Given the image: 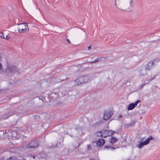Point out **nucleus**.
Here are the masks:
<instances>
[{"instance_id": "e433bc0d", "label": "nucleus", "mask_w": 160, "mask_h": 160, "mask_svg": "<svg viewBox=\"0 0 160 160\" xmlns=\"http://www.w3.org/2000/svg\"><path fill=\"white\" fill-rule=\"evenodd\" d=\"M22 160H25V159L24 158H23L22 159Z\"/></svg>"}, {"instance_id": "9b49d317", "label": "nucleus", "mask_w": 160, "mask_h": 160, "mask_svg": "<svg viewBox=\"0 0 160 160\" xmlns=\"http://www.w3.org/2000/svg\"><path fill=\"white\" fill-rule=\"evenodd\" d=\"M102 131V138H106L108 136H109V134H108V130H103Z\"/></svg>"}, {"instance_id": "72a5a7b5", "label": "nucleus", "mask_w": 160, "mask_h": 160, "mask_svg": "<svg viewBox=\"0 0 160 160\" xmlns=\"http://www.w3.org/2000/svg\"><path fill=\"white\" fill-rule=\"evenodd\" d=\"M75 131H76L77 132V129L76 128L75 129Z\"/></svg>"}, {"instance_id": "dca6fc26", "label": "nucleus", "mask_w": 160, "mask_h": 160, "mask_svg": "<svg viewBox=\"0 0 160 160\" xmlns=\"http://www.w3.org/2000/svg\"><path fill=\"white\" fill-rule=\"evenodd\" d=\"M116 148H114L113 147H110L107 146H104V149H106L107 150L115 149Z\"/></svg>"}, {"instance_id": "473e14b6", "label": "nucleus", "mask_w": 160, "mask_h": 160, "mask_svg": "<svg viewBox=\"0 0 160 160\" xmlns=\"http://www.w3.org/2000/svg\"><path fill=\"white\" fill-rule=\"evenodd\" d=\"M90 160H95L94 159H93L92 158H91L90 159Z\"/></svg>"}, {"instance_id": "393cba45", "label": "nucleus", "mask_w": 160, "mask_h": 160, "mask_svg": "<svg viewBox=\"0 0 160 160\" xmlns=\"http://www.w3.org/2000/svg\"><path fill=\"white\" fill-rule=\"evenodd\" d=\"M88 50H90L91 49V46H89L88 47Z\"/></svg>"}, {"instance_id": "5701e85b", "label": "nucleus", "mask_w": 160, "mask_h": 160, "mask_svg": "<svg viewBox=\"0 0 160 160\" xmlns=\"http://www.w3.org/2000/svg\"><path fill=\"white\" fill-rule=\"evenodd\" d=\"M155 78V77H154L153 78H152L151 79H149L148 80V82H147V83H148V84L149 83V82L150 81H151L152 80L154 79V78Z\"/></svg>"}, {"instance_id": "cd10ccee", "label": "nucleus", "mask_w": 160, "mask_h": 160, "mask_svg": "<svg viewBox=\"0 0 160 160\" xmlns=\"http://www.w3.org/2000/svg\"><path fill=\"white\" fill-rule=\"evenodd\" d=\"M67 41L69 43H70V42L69 40L68 39H67Z\"/></svg>"}, {"instance_id": "1a4fd4ad", "label": "nucleus", "mask_w": 160, "mask_h": 160, "mask_svg": "<svg viewBox=\"0 0 160 160\" xmlns=\"http://www.w3.org/2000/svg\"><path fill=\"white\" fill-rule=\"evenodd\" d=\"M80 78V81L81 82L82 84L84 83L87 82L89 80V78L88 76H84L81 77Z\"/></svg>"}, {"instance_id": "4468645a", "label": "nucleus", "mask_w": 160, "mask_h": 160, "mask_svg": "<svg viewBox=\"0 0 160 160\" xmlns=\"http://www.w3.org/2000/svg\"><path fill=\"white\" fill-rule=\"evenodd\" d=\"M79 80L80 78H79L74 81V84L75 85H79L81 84H82V82H80Z\"/></svg>"}, {"instance_id": "f704fd0d", "label": "nucleus", "mask_w": 160, "mask_h": 160, "mask_svg": "<svg viewBox=\"0 0 160 160\" xmlns=\"http://www.w3.org/2000/svg\"><path fill=\"white\" fill-rule=\"evenodd\" d=\"M108 133L109 134H110V132H109V130H108Z\"/></svg>"}, {"instance_id": "ddd939ff", "label": "nucleus", "mask_w": 160, "mask_h": 160, "mask_svg": "<svg viewBox=\"0 0 160 160\" xmlns=\"http://www.w3.org/2000/svg\"><path fill=\"white\" fill-rule=\"evenodd\" d=\"M118 141V138L116 137H112L110 139L111 143L113 144Z\"/></svg>"}, {"instance_id": "412c9836", "label": "nucleus", "mask_w": 160, "mask_h": 160, "mask_svg": "<svg viewBox=\"0 0 160 160\" xmlns=\"http://www.w3.org/2000/svg\"><path fill=\"white\" fill-rule=\"evenodd\" d=\"M148 84V83H144L142 84H140L139 86L140 89L142 88L146 84Z\"/></svg>"}, {"instance_id": "20e7f679", "label": "nucleus", "mask_w": 160, "mask_h": 160, "mask_svg": "<svg viewBox=\"0 0 160 160\" xmlns=\"http://www.w3.org/2000/svg\"><path fill=\"white\" fill-rule=\"evenodd\" d=\"M39 145L38 143L37 140L32 141L28 143L26 148H34Z\"/></svg>"}, {"instance_id": "6ab92c4d", "label": "nucleus", "mask_w": 160, "mask_h": 160, "mask_svg": "<svg viewBox=\"0 0 160 160\" xmlns=\"http://www.w3.org/2000/svg\"><path fill=\"white\" fill-rule=\"evenodd\" d=\"M91 145L88 144L87 145V150L88 151H90L91 150Z\"/></svg>"}, {"instance_id": "c756f323", "label": "nucleus", "mask_w": 160, "mask_h": 160, "mask_svg": "<svg viewBox=\"0 0 160 160\" xmlns=\"http://www.w3.org/2000/svg\"><path fill=\"white\" fill-rule=\"evenodd\" d=\"M3 72V70H0V73H2Z\"/></svg>"}, {"instance_id": "4be33fe9", "label": "nucleus", "mask_w": 160, "mask_h": 160, "mask_svg": "<svg viewBox=\"0 0 160 160\" xmlns=\"http://www.w3.org/2000/svg\"><path fill=\"white\" fill-rule=\"evenodd\" d=\"M0 37L2 38H5L4 34L2 33H0Z\"/></svg>"}, {"instance_id": "7ed1b4c3", "label": "nucleus", "mask_w": 160, "mask_h": 160, "mask_svg": "<svg viewBox=\"0 0 160 160\" xmlns=\"http://www.w3.org/2000/svg\"><path fill=\"white\" fill-rule=\"evenodd\" d=\"M153 138L151 136H149L148 138L144 142H141L138 146V148H142L144 146L148 144L150 140L152 139Z\"/></svg>"}, {"instance_id": "39448f33", "label": "nucleus", "mask_w": 160, "mask_h": 160, "mask_svg": "<svg viewBox=\"0 0 160 160\" xmlns=\"http://www.w3.org/2000/svg\"><path fill=\"white\" fill-rule=\"evenodd\" d=\"M6 70L8 71L11 73H13L17 72L18 69L15 66H8Z\"/></svg>"}, {"instance_id": "7c9ffc66", "label": "nucleus", "mask_w": 160, "mask_h": 160, "mask_svg": "<svg viewBox=\"0 0 160 160\" xmlns=\"http://www.w3.org/2000/svg\"><path fill=\"white\" fill-rule=\"evenodd\" d=\"M31 158H35V156H31Z\"/></svg>"}, {"instance_id": "bb28decb", "label": "nucleus", "mask_w": 160, "mask_h": 160, "mask_svg": "<svg viewBox=\"0 0 160 160\" xmlns=\"http://www.w3.org/2000/svg\"><path fill=\"white\" fill-rule=\"evenodd\" d=\"M122 117V115H119V118H121Z\"/></svg>"}, {"instance_id": "f257e3e1", "label": "nucleus", "mask_w": 160, "mask_h": 160, "mask_svg": "<svg viewBox=\"0 0 160 160\" xmlns=\"http://www.w3.org/2000/svg\"><path fill=\"white\" fill-rule=\"evenodd\" d=\"M18 25H20V27L18 28V31L19 33L27 32L29 31L28 24L27 23H23L19 24Z\"/></svg>"}, {"instance_id": "aec40b11", "label": "nucleus", "mask_w": 160, "mask_h": 160, "mask_svg": "<svg viewBox=\"0 0 160 160\" xmlns=\"http://www.w3.org/2000/svg\"><path fill=\"white\" fill-rule=\"evenodd\" d=\"M109 132H110V133L109 134V136H111L115 133V132L114 131H112L111 130H109Z\"/></svg>"}, {"instance_id": "f3484780", "label": "nucleus", "mask_w": 160, "mask_h": 160, "mask_svg": "<svg viewBox=\"0 0 160 160\" xmlns=\"http://www.w3.org/2000/svg\"><path fill=\"white\" fill-rule=\"evenodd\" d=\"M102 131H99L96 133V135L98 137H102Z\"/></svg>"}, {"instance_id": "a211bd4d", "label": "nucleus", "mask_w": 160, "mask_h": 160, "mask_svg": "<svg viewBox=\"0 0 160 160\" xmlns=\"http://www.w3.org/2000/svg\"><path fill=\"white\" fill-rule=\"evenodd\" d=\"M6 160H20L14 157H11L7 159Z\"/></svg>"}, {"instance_id": "c85d7f7f", "label": "nucleus", "mask_w": 160, "mask_h": 160, "mask_svg": "<svg viewBox=\"0 0 160 160\" xmlns=\"http://www.w3.org/2000/svg\"><path fill=\"white\" fill-rule=\"evenodd\" d=\"M12 133H13V134H12V135L14 134H16V132H14V131Z\"/></svg>"}, {"instance_id": "9d476101", "label": "nucleus", "mask_w": 160, "mask_h": 160, "mask_svg": "<svg viewBox=\"0 0 160 160\" xmlns=\"http://www.w3.org/2000/svg\"><path fill=\"white\" fill-rule=\"evenodd\" d=\"M105 143V141L103 139H99L97 142V145L98 147L102 146Z\"/></svg>"}, {"instance_id": "a878e982", "label": "nucleus", "mask_w": 160, "mask_h": 160, "mask_svg": "<svg viewBox=\"0 0 160 160\" xmlns=\"http://www.w3.org/2000/svg\"><path fill=\"white\" fill-rule=\"evenodd\" d=\"M2 64L0 63V69L2 68Z\"/></svg>"}, {"instance_id": "0eeeda50", "label": "nucleus", "mask_w": 160, "mask_h": 160, "mask_svg": "<svg viewBox=\"0 0 160 160\" xmlns=\"http://www.w3.org/2000/svg\"><path fill=\"white\" fill-rule=\"evenodd\" d=\"M154 67V62L151 61L145 66V68L146 71H149Z\"/></svg>"}, {"instance_id": "2f4dec72", "label": "nucleus", "mask_w": 160, "mask_h": 160, "mask_svg": "<svg viewBox=\"0 0 160 160\" xmlns=\"http://www.w3.org/2000/svg\"><path fill=\"white\" fill-rule=\"evenodd\" d=\"M115 5L116 6V7H117V8H118V7H117V6H116V1H115Z\"/></svg>"}, {"instance_id": "2eb2a0df", "label": "nucleus", "mask_w": 160, "mask_h": 160, "mask_svg": "<svg viewBox=\"0 0 160 160\" xmlns=\"http://www.w3.org/2000/svg\"><path fill=\"white\" fill-rule=\"evenodd\" d=\"M102 58L104 59L105 58H102V57H100L99 58H98L94 61H92V62H90V63H93L98 62L99 61L101 60H102Z\"/></svg>"}, {"instance_id": "423d86ee", "label": "nucleus", "mask_w": 160, "mask_h": 160, "mask_svg": "<svg viewBox=\"0 0 160 160\" xmlns=\"http://www.w3.org/2000/svg\"><path fill=\"white\" fill-rule=\"evenodd\" d=\"M112 114V111H105L103 115V119L105 120H108Z\"/></svg>"}, {"instance_id": "f03ea898", "label": "nucleus", "mask_w": 160, "mask_h": 160, "mask_svg": "<svg viewBox=\"0 0 160 160\" xmlns=\"http://www.w3.org/2000/svg\"><path fill=\"white\" fill-rule=\"evenodd\" d=\"M132 0H126V2L120 6V9L121 10H124L126 9V8L129 6H132L133 4Z\"/></svg>"}, {"instance_id": "f8f14e48", "label": "nucleus", "mask_w": 160, "mask_h": 160, "mask_svg": "<svg viewBox=\"0 0 160 160\" xmlns=\"http://www.w3.org/2000/svg\"><path fill=\"white\" fill-rule=\"evenodd\" d=\"M13 113L14 112L12 111H11L10 112H9L8 113L7 115H5L3 116L4 118L5 119L8 118L9 117H10L11 116L13 115Z\"/></svg>"}, {"instance_id": "c9c22d12", "label": "nucleus", "mask_w": 160, "mask_h": 160, "mask_svg": "<svg viewBox=\"0 0 160 160\" xmlns=\"http://www.w3.org/2000/svg\"><path fill=\"white\" fill-rule=\"evenodd\" d=\"M70 135V136L72 137H73V136H74V135H72H72Z\"/></svg>"}, {"instance_id": "b1692460", "label": "nucleus", "mask_w": 160, "mask_h": 160, "mask_svg": "<svg viewBox=\"0 0 160 160\" xmlns=\"http://www.w3.org/2000/svg\"><path fill=\"white\" fill-rule=\"evenodd\" d=\"M6 39L8 40L9 39V38L7 36H6L5 38Z\"/></svg>"}, {"instance_id": "6e6552de", "label": "nucleus", "mask_w": 160, "mask_h": 160, "mask_svg": "<svg viewBox=\"0 0 160 160\" xmlns=\"http://www.w3.org/2000/svg\"><path fill=\"white\" fill-rule=\"evenodd\" d=\"M141 102L140 100H137L135 103H131L130 104L128 108V110H130L133 109L137 106L138 104Z\"/></svg>"}]
</instances>
